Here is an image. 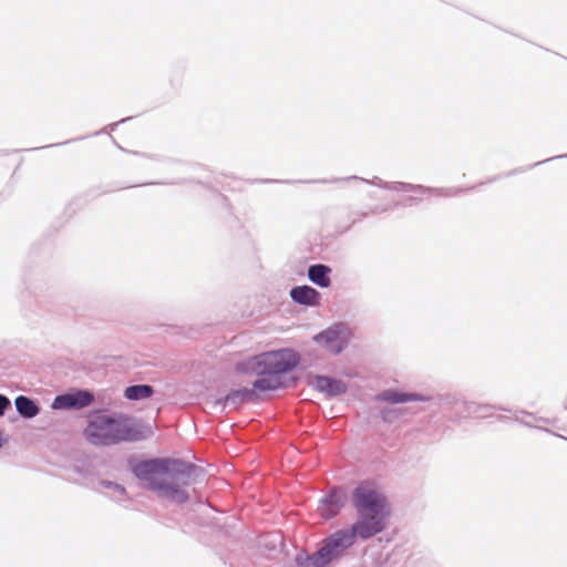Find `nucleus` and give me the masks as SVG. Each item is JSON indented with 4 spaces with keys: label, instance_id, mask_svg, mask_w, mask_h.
Returning a JSON list of instances; mask_svg holds the SVG:
<instances>
[{
    "label": "nucleus",
    "instance_id": "nucleus-15",
    "mask_svg": "<svg viewBox=\"0 0 567 567\" xmlns=\"http://www.w3.org/2000/svg\"><path fill=\"white\" fill-rule=\"evenodd\" d=\"M380 398L384 401L391 402V403H401L406 402L413 399V395L405 394V393H399L396 391H384Z\"/></svg>",
    "mask_w": 567,
    "mask_h": 567
},
{
    "label": "nucleus",
    "instance_id": "nucleus-11",
    "mask_svg": "<svg viewBox=\"0 0 567 567\" xmlns=\"http://www.w3.org/2000/svg\"><path fill=\"white\" fill-rule=\"evenodd\" d=\"M330 271H331V269L328 266L313 265L308 270V277L313 284H316L322 288H327L331 284V280L329 277Z\"/></svg>",
    "mask_w": 567,
    "mask_h": 567
},
{
    "label": "nucleus",
    "instance_id": "nucleus-13",
    "mask_svg": "<svg viewBox=\"0 0 567 567\" xmlns=\"http://www.w3.org/2000/svg\"><path fill=\"white\" fill-rule=\"evenodd\" d=\"M154 393V390L151 385L147 384H138L131 385L125 389V398L128 400H140L147 399Z\"/></svg>",
    "mask_w": 567,
    "mask_h": 567
},
{
    "label": "nucleus",
    "instance_id": "nucleus-2",
    "mask_svg": "<svg viewBox=\"0 0 567 567\" xmlns=\"http://www.w3.org/2000/svg\"><path fill=\"white\" fill-rule=\"evenodd\" d=\"M298 364V358L291 350H276L251 357L238 362L235 371L239 374L254 373L259 378L254 388L260 391L276 390L282 385L281 375Z\"/></svg>",
    "mask_w": 567,
    "mask_h": 567
},
{
    "label": "nucleus",
    "instance_id": "nucleus-7",
    "mask_svg": "<svg viewBox=\"0 0 567 567\" xmlns=\"http://www.w3.org/2000/svg\"><path fill=\"white\" fill-rule=\"evenodd\" d=\"M384 514L359 515V519L353 524L351 532L354 536L362 539L374 536L384 529Z\"/></svg>",
    "mask_w": 567,
    "mask_h": 567
},
{
    "label": "nucleus",
    "instance_id": "nucleus-12",
    "mask_svg": "<svg viewBox=\"0 0 567 567\" xmlns=\"http://www.w3.org/2000/svg\"><path fill=\"white\" fill-rule=\"evenodd\" d=\"M341 508V503L339 501V497L337 495H330L328 498H326L320 507V514L324 518H330L334 516Z\"/></svg>",
    "mask_w": 567,
    "mask_h": 567
},
{
    "label": "nucleus",
    "instance_id": "nucleus-8",
    "mask_svg": "<svg viewBox=\"0 0 567 567\" xmlns=\"http://www.w3.org/2000/svg\"><path fill=\"white\" fill-rule=\"evenodd\" d=\"M93 396L87 392H79L76 394H64L55 398L53 406L56 409L84 408L89 405Z\"/></svg>",
    "mask_w": 567,
    "mask_h": 567
},
{
    "label": "nucleus",
    "instance_id": "nucleus-1",
    "mask_svg": "<svg viewBox=\"0 0 567 567\" xmlns=\"http://www.w3.org/2000/svg\"><path fill=\"white\" fill-rule=\"evenodd\" d=\"M132 471L159 497L177 504L189 498L186 487L195 481V466L174 458L141 461L132 466Z\"/></svg>",
    "mask_w": 567,
    "mask_h": 567
},
{
    "label": "nucleus",
    "instance_id": "nucleus-4",
    "mask_svg": "<svg viewBox=\"0 0 567 567\" xmlns=\"http://www.w3.org/2000/svg\"><path fill=\"white\" fill-rule=\"evenodd\" d=\"M355 536L350 530H338L323 540L319 550L307 558L311 567H324L354 543Z\"/></svg>",
    "mask_w": 567,
    "mask_h": 567
},
{
    "label": "nucleus",
    "instance_id": "nucleus-9",
    "mask_svg": "<svg viewBox=\"0 0 567 567\" xmlns=\"http://www.w3.org/2000/svg\"><path fill=\"white\" fill-rule=\"evenodd\" d=\"M290 297L297 303L317 306L319 303L320 293L310 286H298L290 290Z\"/></svg>",
    "mask_w": 567,
    "mask_h": 567
},
{
    "label": "nucleus",
    "instance_id": "nucleus-6",
    "mask_svg": "<svg viewBox=\"0 0 567 567\" xmlns=\"http://www.w3.org/2000/svg\"><path fill=\"white\" fill-rule=\"evenodd\" d=\"M327 352L332 354L340 353L349 341V331L343 326L330 327L315 337Z\"/></svg>",
    "mask_w": 567,
    "mask_h": 567
},
{
    "label": "nucleus",
    "instance_id": "nucleus-10",
    "mask_svg": "<svg viewBox=\"0 0 567 567\" xmlns=\"http://www.w3.org/2000/svg\"><path fill=\"white\" fill-rule=\"evenodd\" d=\"M315 386L319 391L329 395H338L347 391V386L342 381L330 379L328 377H317L315 380Z\"/></svg>",
    "mask_w": 567,
    "mask_h": 567
},
{
    "label": "nucleus",
    "instance_id": "nucleus-16",
    "mask_svg": "<svg viewBox=\"0 0 567 567\" xmlns=\"http://www.w3.org/2000/svg\"><path fill=\"white\" fill-rule=\"evenodd\" d=\"M10 405V401L7 396L0 394V415H3L6 409Z\"/></svg>",
    "mask_w": 567,
    "mask_h": 567
},
{
    "label": "nucleus",
    "instance_id": "nucleus-3",
    "mask_svg": "<svg viewBox=\"0 0 567 567\" xmlns=\"http://www.w3.org/2000/svg\"><path fill=\"white\" fill-rule=\"evenodd\" d=\"M83 435L92 445L107 446L136 440L137 431L125 415L96 413L89 417Z\"/></svg>",
    "mask_w": 567,
    "mask_h": 567
},
{
    "label": "nucleus",
    "instance_id": "nucleus-14",
    "mask_svg": "<svg viewBox=\"0 0 567 567\" xmlns=\"http://www.w3.org/2000/svg\"><path fill=\"white\" fill-rule=\"evenodd\" d=\"M18 412L25 417H33L38 414L39 409L35 403L27 396L20 395L16 399Z\"/></svg>",
    "mask_w": 567,
    "mask_h": 567
},
{
    "label": "nucleus",
    "instance_id": "nucleus-5",
    "mask_svg": "<svg viewBox=\"0 0 567 567\" xmlns=\"http://www.w3.org/2000/svg\"><path fill=\"white\" fill-rule=\"evenodd\" d=\"M352 504L358 515L384 514L385 498L368 484L358 486L352 496Z\"/></svg>",
    "mask_w": 567,
    "mask_h": 567
}]
</instances>
